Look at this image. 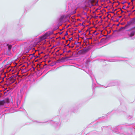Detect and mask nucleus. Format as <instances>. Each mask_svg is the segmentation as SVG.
<instances>
[{
    "label": "nucleus",
    "mask_w": 135,
    "mask_h": 135,
    "mask_svg": "<svg viewBox=\"0 0 135 135\" xmlns=\"http://www.w3.org/2000/svg\"><path fill=\"white\" fill-rule=\"evenodd\" d=\"M49 35L47 33L41 37L39 38L36 39V41L33 43V44L32 45L34 47L37 45L39 44V43L40 42L46 39L47 38V36Z\"/></svg>",
    "instance_id": "nucleus-1"
},
{
    "label": "nucleus",
    "mask_w": 135,
    "mask_h": 135,
    "mask_svg": "<svg viewBox=\"0 0 135 135\" xmlns=\"http://www.w3.org/2000/svg\"><path fill=\"white\" fill-rule=\"evenodd\" d=\"M122 127L121 126L115 127L112 128L113 131L116 133L119 134H123L121 133Z\"/></svg>",
    "instance_id": "nucleus-2"
},
{
    "label": "nucleus",
    "mask_w": 135,
    "mask_h": 135,
    "mask_svg": "<svg viewBox=\"0 0 135 135\" xmlns=\"http://www.w3.org/2000/svg\"><path fill=\"white\" fill-rule=\"evenodd\" d=\"M9 99L8 98H7L5 100H2L0 101V105H3L5 103H9Z\"/></svg>",
    "instance_id": "nucleus-3"
},
{
    "label": "nucleus",
    "mask_w": 135,
    "mask_h": 135,
    "mask_svg": "<svg viewBox=\"0 0 135 135\" xmlns=\"http://www.w3.org/2000/svg\"><path fill=\"white\" fill-rule=\"evenodd\" d=\"M95 0H88L87 2L88 4L89 7H91L93 6L94 4V3L95 2Z\"/></svg>",
    "instance_id": "nucleus-4"
},
{
    "label": "nucleus",
    "mask_w": 135,
    "mask_h": 135,
    "mask_svg": "<svg viewBox=\"0 0 135 135\" xmlns=\"http://www.w3.org/2000/svg\"><path fill=\"white\" fill-rule=\"evenodd\" d=\"M116 85V81H110L108 84V86L105 87V88H107L108 87H110L111 86H114Z\"/></svg>",
    "instance_id": "nucleus-5"
},
{
    "label": "nucleus",
    "mask_w": 135,
    "mask_h": 135,
    "mask_svg": "<svg viewBox=\"0 0 135 135\" xmlns=\"http://www.w3.org/2000/svg\"><path fill=\"white\" fill-rule=\"evenodd\" d=\"M130 23L129 22H128L127 24H126L124 27H121L119 29V30H121L123 29H125L128 28L129 26L131 25Z\"/></svg>",
    "instance_id": "nucleus-6"
},
{
    "label": "nucleus",
    "mask_w": 135,
    "mask_h": 135,
    "mask_svg": "<svg viewBox=\"0 0 135 135\" xmlns=\"http://www.w3.org/2000/svg\"><path fill=\"white\" fill-rule=\"evenodd\" d=\"M48 123L53 125L54 126H57L58 124V123L57 122H54L52 121H49L48 122Z\"/></svg>",
    "instance_id": "nucleus-7"
},
{
    "label": "nucleus",
    "mask_w": 135,
    "mask_h": 135,
    "mask_svg": "<svg viewBox=\"0 0 135 135\" xmlns=\"http://www.w3.org/2000/svg\"><path fill=\"white\" fill-rule=\"evenodd\" d=\"M7 46L8 47V50L7 52L8 53H10L12 48V45L7 44Z\"/></svg>",
    "instance_id": "nucleus-8"
},
{
    "label": "nucleus",
    "mask_w": 135,
    "mask_h": 135,
    "mask_svg": "<svg viewBox=\"0 0 135 135\" xmlns=\"http://www.w3.org/2000/svg\"><path fill=\"white\" fill-rule=\"evenodd\" d=\"M65 17V16L64 15L61 16L60 18H59V21L60 22H62Z\"/></svg>",
    "instance_id": "nucleus-9"
},
{
    "label": "nucleus",
    "mask_w": 135,
    "mask_h": 135,
    "mask_svg": "<svg viewBox=\"0 0 135 135\" xmlns=\"http://www.w3.org/2000/svg\"><path fill=\"white\" fill-rule=\"evenodd\" d=\"M83 53V51L82 50H80L78 52V54H82Z\"/></svg>",
    "instance_id": "nucleus-10"
},
{
    "label": "nucleus",
    "mask_w": 135,
    "mask_h": 135,
    "mask_svg": "<svg viewBox=\"0 0 135 135\" xmlns=\"http://www.w3.org/2000/svg\"><path fill=\"white\" fill-rule=\"evenodd\" d=\"M118 60H115V59H113L111 60L110 61V62H116L117 61H118Z\"/></svg>",
    "instance_id": "nucleus-11"
},
{
    "label": "nucleus",
    "mask_w": 135,
    "mask_h": 135,
    "mask_svg": "<svg viewBox=\"0 0 135 135\" xmlns=\"http://www.w3.org/2000/svg\"><path fill=\"white\" fill-rule=\"evenodd\" d=\"M90 76L91 78V79H92V81H93V88H94L95 86V84H94L93 83V79H92V77L91 76Z\"/></svg>",
    "instance_id": "nucleus-12"
},
{
    "label": "nucleus",
    "mask_w": 135,
    "mask_h": 135,
    "mask_svg": "<svg viewBox=\"0 0 135 135\" xmlns=\"http://www.w3.org/2000/svg\"><path fill=\"white\" fill-rule=\"evenodd\" d=\"M126 7L125 6H123V9H126Z\"/></svg>",
    "instance_id": "nucleus-13"
},
{
    "label": "nucleus",
    "mask_w": 135,
    "mask_h": 135,
    "mask_svg": "<svg viewBox=\"0 0 135 135\" xmlns=\"http://www.w3.org/2000/svg\"><path fill=\"white\" fill-rule=\"evenodd\" d=\"M72 39V37H71V38H69V40L70 41Z\"/></svg>",
    "instance_id": "nucleus-14"
},
{
    "label": "nucleus",
    "mask_w": 135,
    "mask_h": 135,
    "mask_svg": "<svg viewBox=\"0 0 135 135\" xmlns=\"http://www.w3.org/2000/svg\"><path fill=\"white\" fill-rule=\"evenodd\" d=\"M126 2H123L122 3V4H124Z\"/></svg>",
    "instance_id": "nucleus-15"
},
{
    "label": "nucleus",
    "mask_w": 135,
    "mask_h": 135,
    "mask_svg": "<svg viewBox=\"0 0 135 135\" xmlns=\"http://www.w3.org/2000/svg\"><path fill=\"white\" fill-rule=\"evenodd\" d=\"M70 51H70V50H69V51H68V52H70Z\"/></svg>",
    "instance_id": "nucleus-16"
},
{
    "label": "nucleus",
    "mask_w": 135,
    "mask_h": 135,
    "mask_svg": "<svg viewBox=\"0 0 135 135\" xmlns=\"http://www.w3.org/2000/svg\"><path fill=\"white\" fill-rule=\"evenodd\" d=\"M129 6H127V7H126V8H129Z\"/></svg>",
    "instance_id": "nucleus-17"
},
{
    "label": "nucleus",
    "mask_w": 135,
    "mask_h": 135,
    "mask_svg": "<svg viewBox=\"0 0 135 135\" xmlns=\"http://www.w3.org/2000/svg\"><path fill=\"white\" fill-rule=\"evenodd\" d=\"M17 105H18V101H17Z\"/></svg>",
    "instance_id": "nucleus-18"
},
{
    "label": "nucleus",
    "mask_w": 135,
    "mask_h": 135,
    "mask_svg": "<svg viewBox=\"0 0 135 135\" xmlns=\"http://www.w3.org/2000/svg\"><path fill=\"white\" fill-rule=\"evenodd\" d=\"M65 37H63L62 39H65Z\"/></svg>",
    "instance_id": "nucleus-19"
},
{
    "label": "nucleus",
    "mask_w": 135,
    "mask_h": 135,
    "mask_svg": "<svg viewBox=\"0 0 135 135\" xmlns=\"http://www.w3.org/2000/svg\"><path fill=\"white\" fill-rule=\"evenodd\" d=\"M69 46V44H68L67 45V46Z\"/></svg>",
    "instance_id": "nucleus-20"
},
{
    "label": "nucleus",
    "mask_w": 135,
    "mask_h": 135,
    "mask_svg": "<svg viewBox=\"0 0 135 135\" xmlns=\"http://www.w3.org/2000/svg\"><path fill=\"white\" fill-rule=\"evenodd\" d=\"M67 34H68V33H66V34L65 35H67Z\"/></svg>",
    "instance_id": "nucleus-21"
},
{
    "label": "nucleus",
    "mask_w": 135,
    "mask_h": 135,
    "mask_svg": "<svg viewBox=\"0 0 135 135\" xmlns=\"http://www.w3.org/2000/svg\"><path fill=\"white\" fill-rule=\"evenodd\" d=\"M6 60H4V62Z\"/></svg>",
    "instance_id": "nucleus-22"
},
{
    "label": "nucleus",
    "mask_w": 135,
    "mask_h": 135,
    "mask_svg": "<svg viewBox=\"0 0 135 135\" xmlns=\"http://www.w3.org/2000/svg\"><path fill=\"white\" fill-rule=\"evenodd\" d=\"M90 74H91V71H90Z\"/></svg>",
    "instance_id": "nucleus-23"
},
{
    "label": "nucleus",
    "mask_w": 135,
    "mask_h": 135,
    "mask_svg": "<svg viewBox=\"0 0 135 135\" xmlns=\"http://www.w3.org/2000/svg\"><path fill=\"white\" fill-rule=\"evenodd\" d=\"M122 12H123V11H122Z\"/></svg>",
    "instance_id": "nucleus-24"
},
{
    "label": "nucleus",
    "mask_w": 135,
    "mask_h": 135,
    "mask_svg": "<svg viewBox=\"0 0 135 135\" xmlns=\"http://www.w3.org/2000/svg\"><path fill=\"white\" fill-rule=\"evenodd\" d=\"M130 3H128V4H130Z\"/></svg>",
    "instance_id": "nucleus-25"
},
{
    "label": "nucleus",
    "mask_w": 135,
    "mask_h": 135,
    "mask_svg": "<svg viewBox=\"0 0 135 135\" xmlns=\"http://www.w3.org/2000/svg\"><path fill=\"white\" fill-rule=\"evenodd\" d=\"M87 73H88V74H89V73H87Z\"/></svg>",
    "instance_id": "nucleus-26"
},
{
    "label": "nucleus",
    "mask_w": 135,
    "mask_h": 135,
    "mask_svg": "<svg viewBox=\"0 0 135 135\" xmlns=\"http://www.w3.org/2000/svg\"><path fill=\"white\" fill-rule=\"evenodd\" d=\"M118 25H119V24H118V25H117V26H118Z\"/></svg>",
    "instance_id": "nucleus-27"
},
{
    "label": "nucleus",
    "mask_w": 135,
    "mask_h": 135,
    "mask_svg": "<svg viewBox=\"0 0 135 135\" xmlns=\"http://www.w3.org/2000/svg\"><path fill=\"white\" fill-rule=\"evenodd\" d=\"M132 118V117H131L130 118Z\"/></svg>",
    "instance_id": "nucleus-28"
},
{
    "label": "nucleus",
    "mask_w": 135,
    "mask_h": 135,
    "mask_svg": "<svg viewBox=\"0 0 135 135\" xmlns=\"http://www.w3.org/2000/svg\"><path fill=\"white\" fill-rule=\"evenodd\" d=\"M45 122H44L43 123H45Z\"/></svg>",
    "instance_id": "nucleus-29"
}]
</instances>
